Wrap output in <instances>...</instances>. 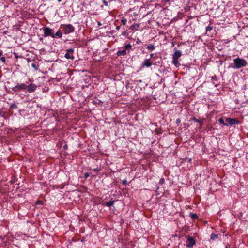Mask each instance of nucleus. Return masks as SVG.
Here are the masks:
<instances>
[{"label": "nucleus", "instance_id": "obj_1", "mask_svg": "<svg viewBox=\"0 0 248 248\" xmlns=\"http://www.w3.org/2000/svg\"><path fill=\"white\" fill-rule=\"evenodd\" d=\"M174 53L172 54V63L176 67H178L180 66L178 59L182 56V52L180 50H177L176 47L174 48Z\"/></svg>", "mask_w": 248, "mask_h": 248}, {"label": "nucleus", "instance_id": "obj_2", "mask_svg": "<svg viewBox=\"0 0 248 248\" xmlns=\"http://www.w3.org/2000/svg\"><path fill=\"white\" fill-rule=\"evenodd\" d=\"M234 66L232 67L235 69H240L247 65V62L243 59L237 57L233 60Z\"/></svg>", "mask_w": 248, "mask_h": 248}, {"label": "nucleus", "instance_id": "obj_3", "mask_svg": "<svg viewBox=\"0 0 248 248\" xmlns=\"http://www.w3.org/2000/svg\"><path fill=\"white\" fill-rule=\"evenodd\" d=\"M131 49L132 46L130 44H127L124 46V48L123 50L117 51V54L118 56H124L127 54V52L129 53Z\"/></svg>", "mask_w": 248, "mask_h": 248}, {"label": "nucleus", "instance_id": "obj_4", "mask_svg": "<svg viewBox=\"0 0 248 248\" xmlns=\"http://www.w3.org/2000/svg\"><path fill=\"white\" fill-rule=\"evenodd\" d=\"M44 34L43 36L44 37H47L48 36H51L53 38H55V35L53 32V29L46 27L43 28Z\"/></svg>", "mask_w": 248, "mask_h": 248}, {"label": "nucleus", "instance_id": "obj_5", "mask_svg": "<svg viewBox=\"0 0 248 248\" xmlns=\"http://www.w3.org/2000/svg\"><path fill=\"white\" fill-rule=\"evenodd\" d=\"M63 30L64 31L65 34H69L73 32L75 30L74 27L70 24L62 25Z\"/></svg>", "mask_w": 248, "mask_h": 248}, {"label": "nucleus", "instance_id": "obj_6", "mask_svg": "<svg viewBox=\"0 0 248 248\" xmlns=\"http://www.w3.org/2000/svg\"><path fill=\"white\" fill-rule=\"evenodd\" d=\"M187 239L186 245L188 248H192L196 244L195 239L192 236H186Z\"/></svg>", "mask_w": 248, "mask_h": 248}, {"label": "nucleus", "instance_id": "obj_7", "mask_svg": "<svg viewBox=\"0 0 248 248\" xmlns=\"http://www.w3.org/2000/svg\"><path fill=\"white\" fill-rule=\"evenodd\" d=\"M26 85L24 83H18L15 87L11 88V90L14 92H18L25 89Z\"/></svg>", "mask_w": 248, "mask_h": 248}, {"label": "nucleus", "instance_id": "obj_8", "mask_svg": "<svg viewBox=\"0 0 248 248\" xmlns=\"http://www.w3.org/2000/svg\"><path fill=\"white\" fill-rule=\"evenodd\" d=\"M66 53L65 54L64 57L67 59H71L73 60L74 59V56L73 55L74 54V49L72 48H70L66 50Z\"/></svg>", "mask_w": 248, "mask_h": 248}, {"label": "nucleus", "instance_id": "obj_9", "mask_svg": "<svg viewBox=\"0 0 248 248\" xmlns=\"http://www.w3.org/2000/svg\"><path fill=\"white\" fill-rule=\"evenodd\" d=\"M226 121L228 125H232L239 123V120L236 118H227L226 119Z\"/></svg>", "mask_w": 248, "mask_h": 248}, {"label": "nucleus", "instance_id": "obj_10", "mask_svg": "<svg viewBox=\"0 0 248 248\" xmlns=\"http://www.w3.org/2000/svg\"><path fill=\"white\" fill-rule=\"evenodd\" d=\"M36 87L37 86L35 84L31 83L28 86L26 85L25 89L30 93L34 91L36 89Z\"/></svg>", "mask_w": 248, "mask_h": 248}, {"label": "nucleus", "instance_id": "obj_11", "mask_svg": "<svg viewBox=\"0 0 248 248\" xmlns=\"http://www.w3.org/2000/svg\"><path fill=\"white\" fill-rule=\"evenodd\" d=\"M152 62H150V59H146L141 65L142 68L145 67H149L152 65Z\"/></svg>", "mask_w": 248, "mask_h": 248}, {"label": "nucleus", "instance_id": "obj_12", "mask_svg": "<svg viewBox=\"0 0 248 248\" xmlns=\"http://www.w3.org/2000/svg\"><path fill=\"white\" fill-rule=\"evenodd\" d=\"M140 24L134 23L130 27V29L132 31H137L140 27Z\"/></svg>", "mask_w": 248, "mask_h": 248}, {"label": "nucleus", "instance_id": "obj_13", "mask_svg": "<svg viewBox=\"0 0 248 248\" xmlns=\"http://www.w3.org/2000/svg\"><path fill=\"white\" fill-rule=\"evenodd\" d=\"M211 78L213 84L215 85V87H217V76L216 75H214V76L211 77Z\"/></svg>", "mask_w": 248, "mask_h": 248}, {"label": "nucleus", "instance_id": "obj_14", "mask_svg": "<svg viewBox=\"0 0 248 248\" xmlns=\"http://www.w3.org/2000/svg\"><path fill=\"white\" fill-rule=\"evenodd\" d=\"M114 202V201L111 199V200H110L108 202H106L105 203V205L108 207H110L111 206L113 205Z\"/></svg>", "mask_w": 248, "mask_h": 248}, {"label": "nucleus", "instance_id": "obj_15", "mask_svg": "<svg viewBox=\"0 0 248 248\" xmlns=\"http://www.w3.org/2000/svg\"><path fill=\"white\" fill-rule=\"evenodd\" d=\"M54 35H55V38L56 37H58L59 38H61L62 37V32L60 31H58L56 32V33H54Z\"/></svg>", "mask_w": 248, "mask_h": 248}, {"label": "nucleus", "instance_id": "obj_16", "mask_svg": "<svg viewBox=\"0 0 248 248\" xmlns=\"http://www.w3.org/2000/svg\"><path fill=\"white\" fill-rule=\"evenodd\" d=\"M147 48L149 51H153L155 49L154 45L150 44L147 46Z\"/></svg>", "mask_w": 248, "mask_h": 248}, {"label": "nucleus", "instance_id": "obj_17", "mask_svg": "<svg viewBox=\"0 0 248 248\" xmlns=\"http://www.w3.org/2000/svg\"><path fill=\"white\" fill-rule=\"evenodd\" d=\"M218 122L219 123H220V124H223V125H225V126H228V124L224 122V119L223 118H220L219 119H218Z\"/></svg>", "mask_w": 248, "mask_h": 248}, {"label": "nucleus", "instance_id": "obj_18", "mask_svg": "<svg viewBox=\"0 0 248 248\" xmlns=\"http://www.w3.org/2000/svg\"><path fill=\"white\" fill-rule=\"evenodd\" d=\"M31 67L34 68L35 70H38L39 69V66L38 64H36L35 63H32L31 64Z\"/></svg>", "mask_w": 248, "mask_h": 248}, {"label": "nucleus", "instance_id": "obj_19", "mask_svg": "<svg viewBox=\"0 0 248 248\" xmlns=\"http://www.w3.org/2000/svg\"><path fill=\"white\" fill-rule=\"evenodd\" d=\"M10 108L11 109H17V106L15 103H13L10 105Z\"/></svg>", "mask_w": 248, "mask_h": 248}, {"label": "nucleus", "instance_id": "obj_20", "mask_svg": "<svg viewBox=\"0 0 248 248\" xmlns=\"http://www.w3.org/2000/svg\"><path fill=\"white\" fill-rule=\"evenodd\" d=\"M217 237H218V235L216 234H212L211 236V239H212V240H214L217 239Z\"/></svg>", "mask_w": 248, "mask_h": 248}, {"label": "nucleus", "instance_id": "obj_21", "mask_svg": "<svg viewBox=\"0 0 248 248\" xmlns=\"http://www.w3.org/2000/svg\"><path fill=\"white\" fill-rule=\"evenodd\" d=\"M190 216L192 219H197L198 217V216L196 214H192L190 215Z\"/></svg>", "mask_w": 248, "mask_h": 248}, {"label": "nucleus", "instance_id": "obj_22", "mask_svg": "<svg viewBox=\"0 0 248 248\" xmlns=\"http://www.w3.org/2000/svg\"><path fill=\"white\" fill-rule=\"evenodd\" d=\"M213 29V27L211 26H208L206 28V31L207 32L208 31H210Z\"/></svg>", "mask_w": 248, "mask_h": 248}, {"label": "nucleus", "instance_id": "obj_23", "mask_svg": "<svg viewBox=\"0 0 248 248\" xmlns=\"http://www.w3.org/2000/svg\"><path fill=\"white\" fill-rule=\"evenodd\" d=\"M121 22L123 24V25H125L126 24V22H127V20L126 19H125V18H123L121 20Z\"/></svg>", "mask_w": 248, "mask_h": 248}, {"label": "nucleus", "instance_id": "obj_24", "mask_svg": "<svg viewBox=\"0 0 248 248\" xmlns=\"http://www.w3.org/2000/svg\"><path fill=\"white\" fill-rule=\"evenodd\" d=\"M193 120L194 121H195V122H200V126H202V123H201L199 120H198L195 117H193Z\"/></svg>", "mask_w": 248, "mask_h": 248}, {"label": "nucleus", "instance_id": "obj_25", "mask_svg": "<svg viewBox=\"0 0 248 248\" xmlns=\"http://www.w3.org/2000/svg\"><path fill=\"white\" fill-rule=\"evenodd\" d=\"M0 59L1 60V61L3 62H5V61H6V59H5V57H1L0 58Z\"/></svg>", "mask_w": 248, "mask_h": 248}, {"label": "nucleus", "instance_id": "obj_26", "mask_svg": "<svg viewBox=\"0 0 248 248\" xmlns=\"http://www.w3.org/2000/svg\"><path fill=\"white\" fill-rule=\"evenodd\" d=\"M90 175V173L88 172H86L84 174V178L87 179Z\"/></svg>", "mask_w": 248, "mask_h": 248}, {"label": "nucleus", "instance_id": "obj_27", "mask_svg": "<svg viewBox=\"0 0 248 248\" xmlns=\"http://www.w3.org/2000/svg\"><path fill=\"white\" fill-rule=\"evenodd\" d=\"M10 182L11 184H14L16 182V179L15 178V176H14V178L11 180Z\"/></svg>", "mask_w": 248, "mask_h": 248}, {"label": "nucleus", "instance_id": "obj_28", "mask_svg": "<svg viewBox=\"0 0 248 248\" xmlns=\"http://www.w3.org/2000/svg\"><path fill=\"white\" fill-rule=\"evenodd\" d=\"M103 2L106 6L108 5V3L106 0H103Z\"/></svg>", "mask_w": 248, "mask_h": 248}, {"label": "nucleus", "instance_id": "obj_29", "mask_svg": "<svg viewBox=\"0 0 248 248\" xmlns=\"http://www.w3.org/2000/svg\"><path fill=\"white\" fill-rule=\"evenodd\" d=\"M164 182V179H161L160 180V181H159V183L161 184H163Z\"/></svg>", "mask_w": 248, "mask_h": 248}, {"label": "nucleus", "instance_id": "obj_30", "mask_svg": "<svg viewBox=\"0 0 248 248\" xmlns=\"http://www.w3.org/2000/svg\"><path fill=\"white\" fill-rule=\"evenodd\" d=\"M127 183V181L126 180H124L122 182V184L124 185H126Z\"/></svg>", "mask_w": 248, "mask_h": 248}, {"label": "nucleus", "instance_id": "obj_31", "mask_svg": "<svg viewBox=\"0 0 248 248\" xmlns=\"http://www.w3.org/2000/svg\"><path fill=\"white\" fill-rule=\"evenodd\" d=\"M126 31H123V32H122V35H124H124H126Z\"/></svg>", "mask_w": 248, "mask_h": 248}, {"label": "nucleus", "instance_id": "obj_32", "mask_svg": "<svg viewBox=\"0 0 248 248\" xmlns=\"http://www.w3.org/2000/svg\"><path fill=\"white\" fill-rule=\"evenodd\" d=\"M97 24H98V26H101V25H102V24H101V22H99V21H98V22H97Z\"/></svg>", "mask_w": 248, "mask_h": 248}, {"label": "nucleus", "instance_id": "obj_33", "mask_svg": "<svg viewBox=\"0 0 248 248\" xmlns=\"http://www.w3.org/2000/svg\"><path fill=\"white\" fill-rule=\"evenodd\" d=\"M3 52L2 51H0V58L2 56Z\"/></svg>", "mask_w": 248, "mask_h": 248}, {"label": "nucleus", "instance_id": "obj_34", "mask_svg": "<svg viewBox=\"0 0 248 248\" xmlns=\"http://www.w3.org/2000/svg\"><path fill=\"white\" fill-rule=\"evenodd\" d=\"M120 28H121L120 26H118L116 27V30H120Z\"/></svg>", "mask_w": 248, "mask_h": 248}, {"label": "nucleus", "instance_id": "obj_35", "mask_svg": "<svg viewBox=\"0 0 248 248\" xmlns=\"http://www.w3.org/2000/svg\"><path fill=\"white\" fill-rule=\"evenodd\" d=\"M141 42V41L139 39H138V41H137V44H139Z\"/></svg>", "mask_w": 248, "mask_h": 248}, {"label": "nucleus", "instance_id": "obj_36", "mask_svg": "<svg viewBox=\"0 0 248 248\" xmlns=\"http://www.w3.org/2000/svg\"><path fill=\"white\" fill-rule=\"evenodd\" d=\"M15 57H16V58H18V55H17V53H15Z\"/></svg>", "mask_w": 248, "mask_h": 248}, {"label": "nucleus", "instance_id": "obj_37", "mask_svg": "<svg viewBox=\"0 0 248 248\" xmlns=\"http://www.w3.org/2000/svg\"><path fill=\"white\" fill-rule=\"evenodd\" d=\"M153 56H154V54L151 53V54H150V58H152V57H153Z\"/></svg>", "mask_w": 248, "mask_h": 248}, {"label": "nucleus", "instance_id": "obj_38", "mask_svg": "<svg viewBox=\"0 0 248 248\" xmlns=\"http://www.w3.org/2000/svg\"><path fill=\"white\" fill-rule=\"evenodd\" d=\"M114 33V31H110V33L112 34Z\"/></svg>", "mask_w": 248, "mask_h": 248}, {"label": "nucleus", "instance_id": "obj_39", "mask_svg": "<svg viewBox=\"0 0 248 248\" xmlns=\"http://www.w3.org/2000/svg\"><path fill=\"white\" fill-rule=\"evenodd\" d=\"M27 60H28V62H31V61L30 60V59H27Z\"/></svg>", "mask_w": 248, "mask_h": 248}, {"label": "nucleus", "instance_id": "obj_40", "mask_svg": "<svg viewBox=\"0 0 248 248\" xmlns=\"http://www.w3.org/2000/svg\"><path fill=\"white\" fill-rule=\"evenodd\" d=\"M59 2H60L62 1V0H57Z\"/></svg>", "mask_w": 248, "mask_h": 248}, {"label": "nucleus", "instance_id": "obj_41", "mask_svg": "<svg viewBox=\"0 0 248 248\" xmlns=\"http://www.w3.org/2000/svg\"><path fill=\"white\" fill-rule=\"evenodd\" d=\"M40 41L43 40V38H40Z\"/></svg>", "mask_w": 248, "mask_h": 248}, {"label": "nucleus", "instance_id": "obj_42", "mask_svg": "<svg viewBox=\"0 0 248 248\" xmlns=\"http://www.w3.org/2000/svg\"><path fill=\"white\" fill-rule=\"evenodd\" d=\"M169 0H167V1H169Z\"/></svg>", "mask_w": 248, "mask_h": 248}]
</instances>
